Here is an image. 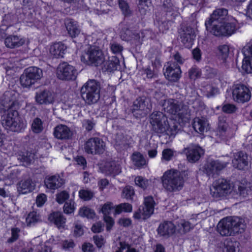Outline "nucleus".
<instances>
[{
  "label": "nucleus",
  "instance_id": "obj_58",
  "mask_svg": "<svg viewBox=\"0 0 252 252\" xmlns=\"http://www.w3.org/2000/svg\"><path fill=\"white\" fill-rule=\"evenodd\" d=\"M174 155L173 151L170 149H166L163 150L162 153V158L165 160L169 161L173 157Z\"/></svg>",
  "mask_w": 252,
  "mask_h": 252
},
{
  "label": "nucleus",
  "instance_id": "obj_28",
  "mask_svg": "<svg viewBox=\"0 0 252 252\" xmlns=\"http://www.w3.org/2000/svg\"><path fill=\"white\" fill-rule=\"evenodd\" d=\"M177 114L179 119L183 123H188L190 119V110L189 106L183 102L180 104Z\"/></svg>",
  "mask_w": 252,
  "mask_h": 252
},
{
  "label": "nucleus",
  "instance_id": "obj_64",
  "mask_svg": "<svg viewBox=\"0 0 252 252\" xmlns=\"http://www.w3.org/2000/svg\"><path fill=\"white\" fill-rule=\"evenodd\" d=\"M93 239L95 244L99 248L102 247L104 244V238L101 235H95Z\"/></svg>",
  "mask_w": 252,
  "mask_h": 252
},
{
  "label": "nucleus",
  "instance_id": "obj_34",
  "mask_svg": "<svg viewBox=\"0 0 252 252\" xmlns=\"http://www.w3.org/2000/svg\"><path fill=\"white\" fill-rule=\"evenodd\" d=\"M69 194L64 191V213L71 214L75 210L74 202L72 199L68 200Z\"/></svg>",
  "mask_w": 252,
  "mask_h": 252
},
{
  "label": "nucleus",
  "instance_id": "obj_9",
  "mask_svg": "<svg viewBox=\"0 0 252 252\" xmlns=\"http://www.w3.org/2000/svg\"><path fill=\"white\" fill-rule=\"evenodd\" d=\"M43 76L42 70L37 67L31 66L26 68L20 78V84L23 88H30Z\"/></svg>",
  "mask_w": 252,
  "mask_h": 252
},
{
  "label": "nucleus",
  "instance_id": "obj_54",
  "mask_svg": "<svg viewBox=\"0 0 252 252\" xmlns=\"http://www.w3.org/2000/svg\"><path fill=\"white\" fill-rule=\"evenodd\" d=\"M242 69L248 73H252V63L249 59L243 60L242 65Z\"/></svg>",
  "mask_w": 252,
  "mask_h": 252
},
{
  "label": "nucleus",
  "instance_id": "obj_63",
  "mask_svg": "<svg viewBox=\"0 0 252 252\" xmlns=\"http://www.w3.org/2000/svg\"><path fill=\"white\" fill-rule=\"evenodd\" d=\"M20 232V230L17 228H13L11 229V237L9 238L7 240L8 243H12L15 241L18 238V233Z\"/></svg>",
  "mask_w": 252,
  "mask_h": 252
},
{
  "label": "nucleus",
  "instance_id": "obj_30",
  "mask_svg": "<svg viewBox=\"0 0 252 252\" xmlns=\"http://www.w3.org/2000/svg\"><path fill=\"white\" fill-rule=\"evenodd\" d=\"M103 171L106 175H118L121 172L120 166L115 161L106 162L103 167Z\"/></svg>",
  "mask_w": 252,
  "mask_h": 252
},
{
  "label": "nucleus",
  "instance_id": "obj_32",
  "mask_svg": "<svg viewBox=\"0 0 252 252\" xmlns=\"http://www.w3.org/2000/svg\"><path fill=\"white\" fill-rule=\"evenodd\" d=\"M34 154L31 152H19L17 158L23 164L27 166L30 164L34 159Z\"/></svg>",
  "mask_w": 252,
  "mask_h": 252
},
{
  "label": "nucleus",
  "instance_id": "obj_17",
  "mask_svg": "<svg viewBox=\"0 0 252 252\" xmlns=\"http://www.w3.org/2000/svg\"><path fill=\"white\" fill-rule=\"evenodd\" d=\"M232 164L234 167L239 170L245 169L248 165L249 161L247 154L243 151L234 154Z\"/></svg>",
  "mask_w": 252,
  "mask_h": 252
},
{
  "label": "nucleus",
  "instance_id": "obj_14",
  "mask_svg": "<svg viewBox=\"0 0 252 252\" xmlns=\"http://www.w3.org/2000/svg\"><path fill=\"white\" fill-rule=\"evenodd\" d=\"M227 164V162H221L219 160L209 161L205 165V173L208 176L213 177L218 175Z\"/></svg>",
  "mask_w": 252,
  "mask_h": 252
},
{
  "label": "nucleus",
  "instance_id": "obj_15",
  "mask_svg": "<svg viewBox=\"0 0 252 252\" xmlns=\"http://www.w3.org/2000/svg\"><path fill=\"white\" fill-rule=\"evenodd\" d=\"M188 160L190 162L198 161L204 155V151L200 146L196 145H190L184 149Z\"/></svg>",
  "mask_w": 252,
  "mask_h": 252
},
{
  "label": "nucleus",
  "instance_id": "obj_3",
  "mask_svg": "<svg viewBox=\"0 0 252 252\" xmlns=\"http://www.w3.org/2000/svg\"><path fill=\"white\" fill-rule=\"evenodd\" d=\"M150 123L152 131L159 136L164 134L174 136L178 130V123L173 120L169 122L166 115L160 111H154L150 115Z\"/></svg>",
  "mask_w": 252,
  "mask_h": 252
},
{
  "label": "nucleus",
  "instance_id": "obj_27",
  "mask_svg": "<svg viewBox=\"0 0 252 252\" xmlns=\"http://www.w3.org/2000/svg\"><path fill=\"white\" fill-rule=\"evenodd\" d=\"M24 43L25 40L17 35H9L4 40L5 45L9 48L19 47L23 45Z\"/></svg>",
  "mask_w": 252,
  "mask_h": 252
},
{
  "label": "nucleus",
  "instance_id": "obj_42",
  "mask_svg": "<svg viewBox=\"0 0 252 252\" xmlns=\"http://www.w3.org/2000/svg\"><path fill=\"white\" fill-rule=\"evenodd\" d=\"M79 214L83 217H86L88 219H93L95 216L94 211L88 207H83L81 208L79 212Z\"/></svg>",
  "mask_w": 252,
  "mask_h": 252
},
{
  "label": "nucleus",
  "instance_id": "obj_2",
  "mask_svg": "<svg viewBox=\"0 0 252 252\" xmlns=\"http://www.w3.org/2000/svg\"><path fill=\"white\" fill-rule=\"evenodd\" d=\"M228 11L221 8L214 10L205 25L207 30L216 36H230L236 31L234 23L228 22Z\"/></svg>",
  "mask_w": 252,
  "mask_h": 252
},
{
  "label": "nucleus",
  "instance_id": "obj_26",
  "mask_svg": "<svg viewBox=\"0 0 252 252\" xmlns=\"http://www.w3.org/2000/svg\"><path fill=\"white\" fill-rule=\"evenodd\" d=\"M64 24L70 37H75L79 34L80 30L76 21L70 19H65Z\"/></svg>",
  "mask_w": 252,
  "mask_h": 252
},
{
  "label": "nucleus",
  "instance_id": "obj_24",
  "mask_svg": "<svg viewBox=\"0 0 252 252\" xmlns=\"http://www.w3.org/2000/svg\"><path fill=\"white\" fill-rule=\"evenodd\" d=\"M63 180L59 175L47 176L44 180L45 187L50 189H56L63 185Z\"/></svg>",
  "mask_w": 252,
  "mask_h": 252
},
{
  "label": "nucleus",
  "instance_id": "obj_57",
  "mask_svg": "<svg viewBox=\"0 0 252 252\" xmlns=\"http://www.w3.org/2000/svg\"><path fill=\"white\" fill-rule=\"evenodd\" d=\"M244 55L245 56L244 60L249 59L252 57V42L247 44L243 49Z\"/></svg>",
  "mask_w": 252,
  "mask_h": 252
},
{
  "label": "nucleus",
  "instance_id": "obj_60",
  "mask_svg": "<svg viewBox=\"0 0 252 252\" xmlns=\"http://www.w3.org/2000/svg\"><path fill=\"white\" fill-rule=\"evenodd\" d=\"M54 135L55 137L59 139L63 138V125L57 126L54 129Z\"/></svg>",
  "mask_w": 252,
  "mask_h": 252
},
{
  "label": "nucleus",
  "instance_id": "obj_43",
  "mask_svg": "<svg viewBox=\"0 0 252 252\" xmlns=\"http://www.w3.org/2000/svg\"><path fill=\"white\" fill-rule=\"evenodd\" d=\"M32 129L36 133H39L43 130V124L40 119L36 118L33 120L32 125Z\"/></svg>",
  "mask_w": 252,
  "mask_h": 252
},
{
  "label": "nucleus",
  "instance_id": "obj_62",
  "mask_svg": "<svg viewBox=\"0 0 252 252\" xmlns=\"http://www.w3.org/2000/svg\"><path fill=\"white\" fill-rule=\"evenodd\" d=\"M47 200V196L44 193L38 195L36 199V203L38 207H41Z\"/></svg>",
  "mask_w": 252,
  "mask_h": 252
},
{
  "label": "nucleus",
  "instance_id": "obj_31",
  "mask_svg": "<svg viewBox=\"0 0 252 252\" xmlns=\"http://www.w3.org/2000/svg\"><path fill=\"white\" fill-rule=\"evenodd\" d=\"M77 74V71L72 65L64 62V80H74Z\"/></svg>",
  "mask_w": 252,
  "mask_h": 252
},
{
  "label": "nucleus",
  "instance_id": "obj_55",
  "mask_svg": "<svg viewBox=\"0 0 252 252\" xmlns=\"http://www.w3.org/2000/svg\"><path fill=\"white\" fill-rule=\"evenodd\" d=\"M189 76L191 79H195L200 76V72L199 68L192 67L189 70Z\"/></svg>",
  "mask_w": 252,
  "mask_h": 252
},
{
  "label": "nucleus",
  "instance_id": "obj_50",
  "mask_svg": "<svg viewBox=\"0 0 252 252\" xmlns=\"http://www.w3.org/2000/svg\"><path fill=\"white\" fill-rule=\"evenodd\" d=\"M193 221V219H190V221H184L182 222L181 223V226L183 228L181 233H185L193 228L195 225V224L192 222Z\"/></svg>",
  "mask_w": 252,
  "mask_h": 252
},
{
  "label": "nucleus",
  "instance_id": "obj_47",
  "mask_svg": "<svg viewBox=\"0 0 252 252\" xmlns=\"http://www.w3.org/2000/svg\"><path fill=\"white\" fill-rule=\"evenodd\" d=\"M132 211V206L131 204L127 203H122L117 206L115 211L116 213L120 214L123 211L126 212H130Z\"/></svg>",
  "mask_w": 252,
  "mask_h": 252
},
{
  "label": "nucleus",
  "instance_id": "obj_59",
  "mask_svg": "<svg viewBox=\"0 0 252 252\" xmlns=\"http://www.w3.org/2000/svg\"><path fill=\"white\" fill-rule=\"evenodd\" d=\"M110 48L114 54H120L123 50V46L116 42L110 44Z\"/></svg>",
  "mask_w": 252,
  "mask_h": 252
},
{
  "label": "nucleus",
  "instance_id": "obj_37",
  "mask_svg": "<svg viewBox=\"0 0 252 252\" xmlns=\"http://www.w3.org/2000/svg\"><path fill=\"white\" fill-rule=\"evenodd\" d=\"M63 44L61 42L54 43L50 47V53L55 58L63 57Z\"/></svg>",
  "mask_w": 252,
  "mask_h": 252
},
{
  "label": "nucleus",
  "instance_id": "obj_49",
  "mask_svg": "<svg viewBox=\"0 0 252 252\" xmlns=\"http://www.w3.org/2000/svg\"><path fill=\"white\" fill-rule=\"evenodd\" d=\"M134 194V189L131 186H126L123 190L122 197L126 199H131Z\"/></svg>",
  "mask_w": 252,
  "mask_h": 252
},
{
  "label": "nucleus",
  "instance_id": "obj_6",
  "mask_svg": "<svg viewBox=\"0 0 252 252\" xmlns=\"http://www.w3.org/2000/svg\"><path fill=\"white\" fill-rule=\"evenodd\" d=\"M100 83L95 79H89L81 88L83 99L88 105L96 103L100 98Z\"/></svg>",
  "mask_w": 252,
  "mask_h": 252
},
{
  "label": "nucleus",
  "instance_id": "obj_48",
  "mask_svg": "<svg viewBox=\"0 0 252 252\" xmlns=\"http://www.w3.org/2000/svg\"><path fill=\"white\" fill-rule=\"evenodd\" d=\"M163 10L166 12H173L177 11V8L171 0H164L163 3Z\"/></svg>",
  "mask_w": 252,
  "mask_h": 252
},
{
  "label": "nucleus",
  "instance_id": "obj_21",
  "mask_svg": "<svg viewBox=\"0 0 252 252\" xmlns=\"http://www.w3.org/2000/svg\"><path fill=\"white\" fill-rule=\"evenodd\" d=\"M182 102L175 99L164 100L162 107L165 112L172 115H176Z\"/></svg>",
  "mask_w": 252,
  "mask_h": 252
},
{
  "label": "nucleus",
  "instance_id": "obj_56",
  "mask_svg": "<svg viewBox=\"0 0 252 252\" xmlns=\"http://www.w3.org/2000/svg\"><path fill=\"white\" fill-rule=\"evenodd\" d=\"M135 184L143 188H146L148 185V181L147 180L144 179L143 177L138 176L135 179Z\"/></svg>",
  "mask_w": 252,
  "mask_h": 252
},
{
  "label": "nucleus",
  "instance_id": "obj_61",
  "mask_svg": "<svg viewBox=\"0 0 252 252\" xmlns=\"http://www.w3.org/2000/svg\"><path fill=\"white\" fill-rule=\"evenodd\" d=\"M74 134L75 131L73 130L64 125V139H71Z\"/></svg>",
  "mask_w": 252,
  "mask_h": 252
},
{
  "label": "nucleus",
  "instance_id": "obj_12",
  "mask_svg": "<svg viewBox=\"0 0 252 252\" xmlns=\"http://www.w3.org/2000/svg\"><path fill=\"white\" fill-rule=\"evenodd\" d=\"M164 72L165 78L170 82H177L181 77L182 71L179 65L176 62H168Z\"/></svg>",
  "mask_w": 252,
  "mask_h": 252
},
{
  "label": "nucleus",
  "instance_id": "obj_45",
  "mask_svg": "<svg viewBox=\"0 0 252 252\" xmlns=\"http://www.w3.org/2000/svg\"><path fill=\"white\" fill-rule=\"evenodd\" d=\"M229 47L226 45H220L219 47V56L223 61H225L228 56Z\"/></svg>",
  "mask_w": 252,
  "mask_h": 252
},
{
  "label": "nucleus",
  "instance_id": "obj_16",
  "mask_svg": "<svg viewBox=\"0 0 252 252\" xmlns=\"http://www.w3.org/2000/svg\"><path fill=\"white\" fill-rule=\"evenodd\" d=\"M148 105V100L144 97L137 98L133 102L132 113L134 114L145 115L150 109Z\"/></svg>",
  "mask_w": 252,
  "mask_h": 252
},
{
  "label": "nucleus",
  "instance_id": "obj_8",
  "mask_svg": "<svg viewBox=\"0 0 252 252\" xmlns=\"http://www.w3.org/2000/svg\"><path fill=\"white\" fill-rule=\"evenodd\" d=\"M81 61L86 64L98 66L104 62V55L98 47L91 46L81 55Z\"/></svg>",
  "mask_w": 252,
  "mask_h": 252
},
{
  "label": "nucleus",
  "instance_id": "obj_53",
  "mask_svg": "<svg viewBox=\"0 0 252 252\" xmlns=\"http://www.w3.org/2000/svg\"><path fill=\"white\" fill-rule=\"evenodd\" d=\"M205 93L208 97H212L219 93V89L216 87L207 85L206 87Z\"/></svg>",
  "mask_w": 252,
  "mask_h": 252
},
{
  "label": "nucleus",
  "instance_id": "obj_38",
  "mask_svg": "<svg viewBox=\"0 0 252 252\" xmlns=\"http://www.w3.org/2000/svg\"><path fill=\"white\" fill-rule=\"evenodd\" d=\"M239 243L231 239H227L224 242L223 252H235L236 248L238 247Z\"/></svg>",
  "mask_w": 252,
  "mask_h": 252
},
{
  "label": "nucleus",
  "instance_id": "obj_52",
  "mask_svg": "<svg viewBox=\"0 0 252 252\" xmlns=\"http://www.w3.org/2000/svg\"><path fill=\"white\" fill-rule=\"evenodd\" d=\"M94 193L91 190L82 189L79 192V197L84 200H89L94 197Z\"/></svg>",
  "mask_w": 252,
  "mask_h": 252
},
{
  "label": "nucleus",
  "instance_id": "obj_40",
  "mask_svg": "<svg viewBox=\"0 0 252 252\" xmlns=\"http://www.w3.org/2000/svg\"><path fill=\"white\" fill-rule=\"evenodd\" d=\"M41 220L40 217L35 212H32L29 214L26 218V222L29 226L34 225L36 223Z\"/></svg>",
  "mask_w": 252,
  "mask_h": 252
},
{
  "label": "nucleus",
  "instance_id": "obj_25",
  "mask_svg": "<svg viewBox=\"0 0 252 252\" xmlns=\"http://www.w3.org/2000/svg\"><path fill=\"white\" fill-rule=\"evenodd\" d=\"M194 130L200 134L207 132L209 129L208 121L205 118L196 117L193 120L192 124Z\"/></svg>",
  "mask_w": 252,
  "mask_h": 252
},
{
  "label": "nucleus",
  "instance_id": "obj_7",
  "mask_svg": "<svg viewBox=\"0 0 252 252\" xmlns=\"http://www.w3.org/2000/svg\"><path fill=\"white\" fill-rule=\"evenodd\" d=\"M234 186L225 179H219L213 183L210 189L211 194L215 198L234 195Z\"/></svg>",
  "mask_w": 252,
  "mask_h": 252
},
{
  "label": "nucleus",
  "instance_id": "obj_41",
  "mask_svg": "<svg viewBox=\"0 0 252 252\" xmlns=\"http://www.w3.org/2000/svg\"><path fill=\"white\" fill-rule=\"evenodd\" d=\"M132 159L134 165L139 167L146 164V160L144 157L139 153H134L132 156Z\"/></svg>",
  "mask_w": 252,
  "mask_h": 252
},
{
  "label": "nucleus",
  "instance_id": "obj_35",
  "mask_svg": "<svg viewBox=\"0 0 252 252\" xmlns=\"http://www.w3.org/2000/svg\"><path fill=\"white\" fill-rule=\"evenodd\" d=\"M121 37L123 40L128 41L132 39L136 40L139 39L140 35L139 33L133 32L128 28H124L121 32Z\"/></svg>",
  "mask_w": 252,
  "mask_h": 252
},
{
  "label": "nucleus",
  "instance_id": "obj_4",
  "mask_svg": "<svg viewBox=\"0 0 252 252\" xmlns=\"http://www.w3.org/2000/svg\"><path fill=\"white\" fill-rule=\"evenodd\" d=\"M245 220L238 217H227L218 223V232L223 236H235L243 233L246 229Z\"/></svg>",
  "mask_w": 252,
  "mask_h": 252
},
{
  "label": "nucleus",
  "instance_id": "obj_20",
  "mask_svg": "<svg viewBox=\"0 0 252 252\" xmlns=\"http://www.w3.org/2000/svg\"><path fill=\"white\" fill-rule=\"evenodd\" d=\"M155 202L151 196L145 197L144 205L139 207V210L143 214L144 220L149 218L153 213Z\"/></svg>",
  "mask_w": 252,
  "mask_h": 252
},
{
  "label": "nucleus",
  "instance_id": "obj_11",
  "mask_svg": "<svg viewBox=\"0 0 252 252\" xmlns=\"http://www.w3.org/2000/svg\"><path fill=\"white\" fill-rule=\"evenodd\" d=\"M232 97L235 101L244 103L250 100L251 93L246 85L238 84L235 85L233 87Z\"/></svg>",
  "mask_w": 252,
  "mask_h": 252
},
{
  "label": "nucleus",
  "instance_id": "obj_46",
  "mask_svg": "<svg viewBox=\"0 0 252 252\" xmlns=\"http://www.w3.org/2000/svg\"><path fill=\"white\" fill-rule=\"evenodd\" d=\"M120 8L125 16H128L131 14V10L127 2L125 0H118Z\"/></svg>",
  "mask_w": 252,
  "mask_h": 252
},
{
  "label": "nucleus",
  "instance_id": "obj_39",
  "mask_svg": "<svg viewBox=\"0 0 252 252\" xmlns=\"http://www.w3.org/2000/svg\"><path fill=\"white\" fill-rule=\"evenodd\" d=\"M151 6V0H138V9L141 15H146L149 10V7Z\"/></svg>",
  "mask_w": 252,
  "mask_h": 252
},
{
  "label": "nucleus",
  "instance_id": "obj_19",
  "mask_svg": "<svg viewBox=\"0 0 252 252\" xmlns=\"http://www.w3.org/2000/svg\"><path fill=\"white\" fill-rule=\"evenodd\" d=\"M35 99L37 104L47 105L54 102V97L50 91L44 90L36 93Z\"/></svg>",
  "mask_w": 252,
  "mask_h": 252
},
{
  "label": "nucleus",
  "instance_id": "obj_5",
  "mask_svg": "<svg viewBox=\"0 0 252 252\" xmlns=\"http://www.w3.org/2000/svg\"><path fill=\"white\" fill-rule=\"evenodd\" d=\"M163 187L169 192H176L182 189L184 179L181 173L171 169L166 171L161 177Z\"/></svg>",
  "mask_w": 252,
  "mask_h": 252
},
{
  "label": "nucleus",
  "instance_id": "obj_23",
  "mask_svg": "<svg viewBox=\"0 0 252 252\" xmlns=\"http://www.w3.org/2000/svg\"><path fill=\"white\" fill-rule=\"evenodd\" d=\"M101 65L102 70L105 72H112L120 68L119 60L116 56H112L108 60H104Z\"/></svg>",
  "mask_w": 252,
  "mask_h": 252
},
{
  "label": "nucleus",
  "instance_id": "obj_33",
  "mask_svg": "<svg viewBox=\"0 0 252 252\" xmlns=\"http://www.w3.org/2000/svg\"><path fill=\"white\" fill-rule=\"evenodd\" d=\"M49 220L53 222L58 228L62 227L63 222V215L60 211L54 212L49 216Z\"/></svg>",
  "mask_w": 252,
  "mask_h": 252
},
{
  "label": "nucleus",
  "instance_id": "obj_44",
  "mask_svg": "<svg viewBox=\"0 0 252 252\" xmlns=\"http://www.w3.org/2000/svg\"><path fill=\"white\" fill-rule=\"evenodd\" d=\"M234 194H239L240 196L245 197L249 193V190L244 184L239 185L236 189V187L234 188Z\"/></svg>",
  "mask_w": 252,
  "mask_h": 252
},
{
  "label": "nucleus",
  "instance_id": "obj_10",
  "mask_svg": "<svg viewBox=\"0 0 252 252\" xmlns=\"http://www.w3.org/2000/svg\"><path fill=\"white\" fill-rule=\"evenodd\" d=\"M105 143L104 141L98 137L89 139L85 143L84 149L85 152L92 155L101 154L105 150Z\"/></svg>",
  "mask_w": 252,
  "mask_h": 252
},
{
  "label": "nucleus",
  "instance_id": "obj_51",
  "mask_svg": "<svg viewBox=\"0 0 252 252\" xmlns=\"http://www.w3.org/2000/svg\"><path fill=\"white\" fill-rule=\"evenodd\" d=\"M83 126L88 131L92 130L95 125V122L94 119H84L82 122Z\"/></svg>",
  "mask_w": 252,
  "mask_h": 252
},
{
  "label": "nucleus",
  "instance_id": "obj_13",
  "mask_svg": "<svg viewBox=\"0 0 252 252\" xmlns=\"http://www.w3.org/2000/svg\"><path fill=\"white\" fill-rule=\"evenodd\" d=\"M179 34L182 43L186 47L190 48L196 36L194 29L190 26H183L179 29Z\"/></svg>",
  "mask_w": 252,
  "mask_h": 252
},
{
  "label": "nucleus",
  "instance_id": "obj_1",
  "mask_svg": "<svg viewBox=\"0 0 252 252\" xmlns=\"http://www.w3.org/2000/svg\"><path fill=\"white\" fill-rule=\"evenodd\" d=\"M20 104L16 99L15 94L5 92L0 98V112H5L1 116L0 122L3 127L7 130L19 132L25 128L26 125L21 121L18 110Z\"/></svg>",
  "mask_w": 252,
  "mask_h": 252
},
{
  "label": "nucleus",
  "instance_id": "obj_29",
  "mask_svg": "<svg viewBox=\"0 0 252 252\" xmlns=\"http://www.w3.org/2000/svg\"><path fill=\"white\" fill-rule=\"evenodd\" d=\"M35 184L32 179L28 178L21 181L18 184V190L22 194L31 192L34 189Z\"/></svg>",
  "mask_w": 252,
  "mask_h": 252
},
{
  "label": "nucleus",
  "instance_id": "obj_18",
  "mask_svg": "<svg viewBox=\"0 0 252 252\" xmlns=\"http://www.w3.org/2000/svg\"><path fill=\"white\" fill-rule=\"evenodd\" d=\"M176 231V226L172 221H164L158 226L157 232L161 237L167 238L171 236Z\"/></svg>",
  "mask_w": 252,
  "mask_h": 252
},
{
  "label": "nucleus",
  "instance_id": "obj_36",
  "mask_svg": "<svg viewBox=\"0 0 252 252\" xmlns=\"http://www.w3.org/2000/svg\"><path fill=\"white\" fill-rule=\"evenodd\" d=\"M131 139V138L129 136H125L122 133H118L117 134L115 138L116 144L124 148H126L130 144Z\"/></svg>",
  "mask_w": 252,
  "mask_h": 252
},
{
  "label": "nucleus",
  "instance_id": "obj_22",
  "mask_svg": "<svg viewBox=\"0 0 252 252\" xmlns=\"http://www.w3.org/2000/svg\"><path fill=\"white\" fill-rule=\"evenodd\" d=\"M229 130V128L226 122V118L223 116H219L216 135L220 139H224L227 136Z\"/></svg>",
  "mask_w": 252,
  "mask_h": 252
}]
</instances>
